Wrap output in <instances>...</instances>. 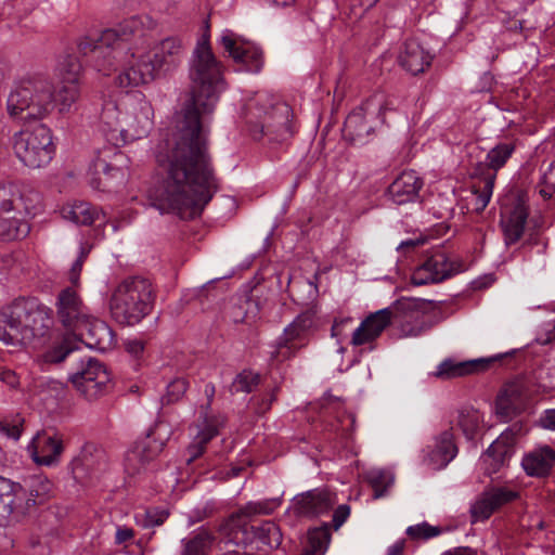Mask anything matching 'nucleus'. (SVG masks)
Returning <instances> with one entry per match:
<instances>
[{
  "instance_id": "f257e3e1",
  "label": "nucleus",
  "mask_w": 555,
  "mask_h": 555,
  "mask_svg": "<svg viewBox=\"0 0 555 555\" xmlns=\"http://www.w3.org/2000/svg\"><path fill=\"white\" fill-rule=\"evenodd\" d=\"M189 78V99L177 120L175 139L159 145L156 154L164 178L153 206L162 214L175 212L194 219L220 190L204 121L215 109L224 79L223 65L210 46L208 23L192 52Z\"/></svg>"
},
{
  "instance_id": "f03ea898",
  "label": "nucleus",
  "mask_w": 555,
  "mask_h": 555,
  "mask_svg": "<svg viewBox=\"0 0 555 555\" xmlns=\"http://www.w3.org/2000/svg\"><path fill=\"white\" fill-rule=\"evenodd\" d=\"M275 499L250 501L231 513L219 526L221 543L228 546H243L256 543L258 551H271L282 543L280 527L272 520L259 526L250 525L256 516L270 515L278 507Z\"/></svg>"
},
{
  "instance_id": "7ed1b4c3",
  "label": "nucleus",
  "mask_w": 555,
  "mask_h": 555,
  "mask_svg": "<svg viewBox=\"0 0 555 555\" xmlns=\"http://www.w3.org/2000/svg\"><path fill=\"white\" fill-rule=\"evenodd\" d=\"M52 310L35 297H20L0 309V340L8 346L46 337L53 324Z\"/></svg>"
},
{
  "instance_id": "20e7f679",
  "label": "nucleus",
  "mask_w": 555,
  "mask_h": 555,
  "mask_svg": "<svg viewBox=\"0 0 555 555\" xmlns=\"http://www.w3.org/2000/svg\"><path fill=\"white\" fill-rule=\"evenodd\" d=\"M155 292L144 278L125 279L112 292L108 300L111 317L118 324L133 326L149 315L154 307Z\"/></svg>"
},
{
  "instance_id": "39448f33",
  "label": "nucleus",
  "mask_w": 555,
  "mask_h": 555,
  "mask_svg": "<svg viewBox=\"0 0 555 555\" xmlns=\"http://www.w3.org/2000/svg\"><path fill=\"white\" fill-rule=\"evenodd\" d=\"M53 106L52 83L42 77L23 79L7 101L9 115L23 121L42 119Z\"/></svg>"
},
{
  "instance_id": "423d86ee",
  "label": "nucleus",
  "mask_w": 555,
  "mask_h": 555,
  "mask_svg": "<svg viewBox=\"0 0 555 555\" xmlns=\"http://www.w3.org/2000/svg\"><path fill=\"white\" fill-rule=\"evenodd\" d=\"M12 146L17 159L30 169L48 166L55 154L52 132L43 124L31 130L16 132L12 139Z\"/></svg>"
},
{
  "instance_id": "0eeeda50",
  "label": "nucleus",
  "mask_w": 555,
  "mask_h": 555,
  "mask_svg": "<svg viewBox=\"0 0 555 555\" xmlns=\"http://www.w3.org/2000/svg\"><path fill=\"white\" fill-rule=\"evenodd\" d=\"M151 106L144 103L140 106V118L137 125H131L129 129H122L119 122V112L117 106L109 102L103 106L100 115V131L105 140L114 146H119L128 141L138 140L146 137L152 129L153 121L150 117Z\"/></svg>"
},
{
  "instance_id": "6e6552de",
  "label": "nucleus",
  "mask_w": 555,
  "mask_h": 555,
  "mask_svg": "<svg viewBox=\"0 0 555 555\" xmlns=\"http://www.w3.org/2000/svg\"><path fill=\"white\" fill-rule=\"evenodd\" d=\"M433 301L402 297L392 304L393 322L404 337H416L434 327L439 320L429 314Z\"/></svg>"
},
{
  "instance_id": "1a4fd4ad",
  "label": "nucleus",
  "mask_w": 555,
  "mask_h": 555,
  "mask_svg": "<svg viewBox=\"0 0 555 555\" xmlns=\"http://www.w3.org/2000/svg\"><path fill=\"white\" fill-rule=\"evenodd\" d=\"M80 367L69 375L74 388L88 401H93L107 392L111 382L105 365L94 358L79 359Z\"/></svg>"
},
{
  "instance_id": "9d476101",
  "label": "nucleus",
  "mask_w": 555,
  "mask_h": 555,
  "mask_svg": "<svg viewBox=\"0 0 555 555\" xmlns=\"http://www.w3.org/2000/svg\"><path fill=\"white\" fill-rule=\"evenodd\" d=\"M315 311L306 310L287 326L279 337L271 359L284 361L296 356L307 345L310 332L315 327Z\"/></svg>"
},
{
  "instance_id": "9b49d317",
  "label": "nucleus",
  "mask_w": 555,
  "mask_h": 555,
  "mask_svg": "<svg viewBox=\"0 0 555 555\" xmlns=\"http://www.w3.org/2000/svg\"><path fill=\"white\" fill-rule=\"evenodd\" d=\"M465 270V263L461 258L451 259L441 247H438L415 269L411 280L416 286L436 284Z\"/></svg>"
},
{
  "instance_id": "f8f14e48",
  "label": "nucleus",
  "mask_w": 555,
  "mask_h": 555,
  "mask_svg": "<svg viewBox=\"0 0 555 555\" xmlns=\"http://www.w3.org/2000/svg\"><path fill=\"white\" fill-rule=\"evenodd\" d=\"M77 51L82 63L106 76L113 70L117 55L121 53L114 42L103 40V31L100 36L80 38Z\"/></svg>"
},
{
  "instance_id": "ddd939ff",
  "label": "nucleus",
  "mask_w": 555,
  "mask_h": 555,
  "mask_svg": "<svg viewBox=\"0 0 555 555\" xmlns=\"http://www.w3.org/2000/svg\"><path fill=\"white\" fill-rule=\"evenodd\" d=\"M219 43L236 64L242 65L244 70L257 74L262 69L263 51L257 44L242 39L229 29L222 33Z\"/></svg>"
},
{
  "instance_id": "4468645a",
  "label": "nucleus",
  "mask_w": 555,
  "mask_h": 555,
  "mask_svg": "<svg viewBox=\"0 0 555 555\" xmlns=\"http://www.w3.org/2000/svg\"><path fill=\"white\" fill-rule=\"evenodd\" d=\"M160 430L162 425H156L126 453L125 465L129 474L140 473L147 463L156 459L163 451L168 438L163 437Z\"/></svg>"
},
{
  "instance_id": "2eb2a0df",
  "label": "nucleus",
  "mask_w": 555,
  "mask_h": 555,
  "mask_svg": "<svg viewBox=\"0 0 555 555\" xmlns=\"http://www.w3.org/2000/svg\"><path fill=\"white\" fill-rule=\"evenodd\" d=\"M144 56L150 60V66H153V72L158 78L180 65L183 57L182 41L175 37L166 38Z\"/></svg>"
},
{
  "instance_id": "dca6fc26",
  "label": "nucleus",
  "mask_w": 555,
  "mask_h": 555,
  "mask_svg": "<svg viewBox=\"0 0 555 555\" xmlns=\"http://www.w3.org/2000/svg\"><path fill=\"white\" fill-rule=\"evenodd\" d=\"M55 306L59 321L72 333L90 314L79 295L70 287H66L60 292Z\"/></svg>"
},
{
  "instance_id": "f3484780",
  "label": "nucleus",
  "mask_w": 555,
  "mask_h": 555,
  "mask_svg": "<svg viewBox=\"0 0 555 555\" xmlns=\"http://www.w3.org/2000/svg\"><path fill=\"white\" fill-rule=\"evenodd\" d=\"M40 202L38 192L24 193L14 182L0 183V215L33 214Z\"/></svg>"
},
{
  "instance_id": "a211bd4d",
  "label": "nucleus",
  "mask_w": 555,
  "mask_h": 555,
  "mask_svg": "<svg viewBox=\"0 0 555 555\" xmlns=\"http://www.w3.org/2000/svg\"><path fill=\"white\" fill-rule=\"evenodd\" d=\"M90 349L105 351L113 347L115 333L102 320L91 317L87 319L73 332Z\"/></svg>"
},
{
  "instance_id": "6ab92c4d",
  "label": "nucleus",
  "mask_w": 555,
  "mask_h": 555,
  "mask_svg": "<svg viewBox=\"0 0 555 555\" xmlns=\"http://www.w3.org/2000/svg\"><path fill=\"white\" fill-rule=\"evenodd\" d=\"M336 502V494L330 489L317 488L295 496L294 512L299 516L314 517L327 513Z\"/></svg>"
},
{
  "instance_id": "aec40b11",
  "label": "nucleus",
  "mask_w": 555,
  "mask_h": 555,
  "mask_svg": "<svg viewBox=\"0 0 555 555\" xmlns=\"http://www.w3.org/2000/svg\"><path fill=\"white\" fill-rule=\"evenodd\" d=\"M156 79L153 72V66H150V60L145 59L144 54L135 57L131 54V60L124 64L119 74L115 78V83L120 89L129 91L147 85Z\"/></svg>"
},
{
  "instance_id": "412c9836",
  "label": "nucleus",
  "mask_w": 555,
  "mask_h": 555,
  "mask_svg": "<svg viewBox=\"0 0 555 555\" xmlns=\"http://www.w3.org/2000/svg\"><path fill=\"white\" fill-rule=\"evenodd\" d=\"M526 405V396L520 383L511 382L503 386L495 399V413L504 422L519 415Z\"/></svg>"
},
{
  "instance_id": "4be33fe9",
  "label": "nucleus",
  "mask_w": 555,
  "mask_h": 555,
  "mask_svg": "<svg viewBox=\"0 0 555 555\" xmlns=\"http://www.w3.org/2000/svg\"><path fill=\"white\" fill-rule=\"evenodd\" d=\"M393 321L392 307L380 309L366 317L352 333L351 344L361 346L376 339Z\"/></svg>"
},
{
  "instance_id": "5701e85b",
  "label": "nucleus",
  "mask_w": 555,
  "mask_h": 555,
  "mask_svg": "<svg viewBox=\"0 0 555 555\" xmlns=\"http://www.w3.org/2000/svg\"><path fill=\"white\" fill-rule=\"evenodd\" d=\"M496 357L480 358L460 362L453 359H446L437 366V371L433 375L443 380L463 377L486 371L490 363L496 361Z\"/></svg>"
},
{
  "instance_id": "b1692460",
  "label": "nucleus",
  "mask_w": 555,
  "mask_h": 555,
  "mask_svg": "<svg viewBox=\"0 0 555 555\" xmlns=\"http://www.w3.org/2000/svg\"><path fill=\"white\" fill-rule=\"evenodd\" d=\"M423 180L413 170L403 171L387 189V194L397 205L415 202L418 198Z\"/></svg>"
},
{
  "instance_id": "393cba45",
  "label": "nucleus",
  "mask_w": 555,
  "mask_h": 555,
  "mask_svg": "<svg viewBox=\"0 0 555 555\" xmlns=\"http://www.w3.org/2000/svg\"><path fill=\"white\" fill-rule=\"evenodd\" d=\"M291 107L285 103L272 106L271 112L266 113L259 131L262 135H274V139L283 141L292 135L289 125Z\"/></svg>"
},
{
  "instance_id": "a878e982",
  "label": "nucleus",
  "mask_w": 555,
  "mask_h": 555,
  "mask_svg": "<svg viewBox=\"0 0 555 555\" xmlns=\"http://www.w3.org/2000/svg\"><path fill=\"white\" fill-rule=\"evenodd\" d=\"M555 465V450L550 446H543L527 453L521 461V466L530 477H547Z\"/></svg>"
},
{
  "instance_id": "bb28decb",
  "label": "nucleus",
  "mask_w": 555,
  "mask_h": 555,
  "mask_svg": "<svg viewBox=\"0 0 555 555\" xmlns=\"http://www.w3.org/2000/svg\"><path fill=\"white\" fill-rule=\"evenodd\" d=\"M433 56L414 39L406 40L399 54L400 65L410 74H422L431 64Z\"/></svg>"
},
{
  "instance_id": "cd10ccee",
  "label": "nucleus",
  "mask_w": 555,
  "mask_h": 555,
  "mask_svg": "<svg viewBox=\"0 0 555 555\" xmlns=\"http://www.w3.org/2000/svg\"><path fill=\"white\" fill-rule=\"evenodd\" d=\"M31 455L39 465L54 464L63 452V443L56 435L48 433L38 434L31 442Z\"/></svg>"
},
{
  "instance_id": "c85d7f7f",
  "label": "nucleus",
  "mask_w": 555,
  "mask_h": 555,
  "mask_svg": "<svg viewBox=\"0 0 555 555\" xmlns=\"http://www.w3.org/2000/svg\"><path fill=\"white\" fill-rule=\"evenodd\" d=\"M72 77L62 82V86L53 92V103L59 106L60 113L69 112L80 98V89L78 85L77 75L80 70L81 64L73 62L69 59Z\"/></svg>"
},
{
  "instance_id": "c756f323",
  "label": "nucleus",
  "mask_w": 555,
  "mask_h": 555,
  "mask_svg": "<svg viewBox=\"0 0 555 555\" xmlns=\"http://www.w3.org/2000/svg\"><path fill=\"white\" fill-rule=\"evenodd\" d=\"M143 23L140 17L131 16L124 20L121 23L113 28L103 30V40L105 42H114L115 46L122 53L129 50L126 43L135 36L143 35Z\"/></svg>"
},
{
  "instance_id": "7c9ffc66",
  "label": "nucleus",
  "mask_w": 555,
  "mask_h": 555,
  "mask_svg": "<svg viewBox=\"0 0 555 555\" xmlns=\"http://www.w3.org/2000/svg\"><path fill=\"white\" fill-rule=\"evenodd\" d=\"M528 216V209L521 203H517L509 210L507 216H502L500 225L503 231L504 242L506 246H511L521 238Z\"/></svg>"
},
{
  "instance_id": "2f4dec72",
  "label": "nucleus",
  "mask_w": 555,
  "mask_h": 555,
  "mask_svg": "<svg viewBox=\"0 0 555 555\" xmlns=\"http://www.w3.org/2000/svg\"><path fill=\"white\" fill-rule=\"evenodd\" d=\"M62 216L78 225H92L104 214L88 202H74L62 207Z\"/></svg>"
},
{
  "instance_id": "473e14b6",
  "label": "nucleus",
  "mask_w": 555,
  "mask_h": 555,
  "mask_svg": "<svg viewBox=\"0 0 555 555\" xmlns=\"http://www.w3.org/2000/svg\"><path fill=\"white\" fill-rule=\"evenodd\" d=\"M25 215H0V240L10 242L26 237L30 231V225L24 219Z\"/></svg>"
},
{
  "instance_id": "72a5a7b5",
  "label": "nucleus",
  "mask_w": 555,
  "mask_h": 555,
  "mask_svg": "<svg viewBox=\"0 0 555 555\" xmlns=\"http://www.w3.org/2000/svg\"><path fill=\"white\" fill-rule=\"evenodd\" d=\"M513 450L505 446L500 440H494L485 454L482 455V464L485 465V474L491 476L499 472L501 466H503L512 456Z\"/></svg>"
},
{
  "instance_id": "f704fd0d",
  "label": "nucleus",
  "mask_w": 555,
  "mask_h": 555,
  "mask_svg": "<svg viewBox=\"0 0 555 555\" xmlns=\"http://www.w3.org/2000/svg\"><path fill=\"white\" fill-rule=\"evenodd\" d=\"M457 454V447L451 429L444 430L437 439L435 449L430 453L431 460L436 461L439 467L447 466Z\"/></svg>"
},
{
  "instance_id": "c9c22d12",
  "label": "nucleus",
  "mask_w": 555,
  "mask_h": 555,
  "mask_svg": "<svg viewBox=\"0 0 555 555\" xmlns=\"http://www.w3.org/2000/svg\"><path fill=\"white\" fill-rule=\"evenodd\" d=\"M215 537L207 530H198L192 537L181 541V555H208L211 551Z\"/></svg>"
},
{
  "instance_id": "e433bc0d",
  "label": "nucleus",
  "mask_w": 555,
  "mask_h": 555,
  "mask_svg": "<svg viewBox=\"0 0 555 555\" xmlns=\"http://www.w3.org/2000/svg\"><path fill=\"white\" fill-rule=\"evenodd\" d=\"M344 131L350 140H361L373 131V127L365 120L364 109L358 107L346 118Z\"/></svg>"
},
{
  "instance_id": "4c0bfd02",
  "label": "nucleus",
  "mask_w": 555,
  "mask_h": 555,
  "mask_svg": "<svg viewBox=\"0 0 555 555\" xmlns=\"http://www.w3.org/2000/svg\"><path fill=\"white\" fill-rule=\"evenodd\" d=\"M331 533L327 527L313 528L307 533V542L299 555H323L327 548Z\"/></svg>"
},
{
  "instance_id": "58836bf2",
  "label": "nucleus",
  "mask_w": 555,
  "mask_h": 555,
  "mask_svg": "<svg viewBox=\"0 0 555 555\" xmlns=\"http://www.w3.org/2000/svg\"><path fill=\"white\" fill-rule=\"evenodd\" d=\"M515 151V145L512 143H499L494 147H492L486 157L485 163H480L478 165V170H482V168H487L488 170H492V173L496 176V171L501 169L508 158L512 156Z\"/></svg>"
},
{
  "instance_id": "ea45409f",
  "label": "nucleus",
  "mask_w": 555,
  "mask_h": 555,
  "mask_svg": "<svg viewBox=\"0 0 555 555\" xmlns=\"http://www.w3.org/2000/svg\"><path fill=\"white\" fill-rule=\"evenodd\" d=\"M481 416L477 410L462 409L459 411L457 426L468 440H473L479 429Z\"/></svg>"
},
{
  "instance_id": "a19ab883",
  "label": "nucleus",
  "mask_w": 555,
  "mask_h": 555,
  "mask_svg": "<svg viewBox=\"0 0 555 555\" xmlns=\"http://www.w3.org/2000/svg\"><path fill=\"white\" fill-rule=\"evenodd\" d=\"M14 486L18 487L20 490L14 489L15 495L13 500L12 506V515L15 516L16 519L23 517L30 513V508L36 505V499L33 493H27V491L20 485L14 482Z\"/></svg>"
},
{
  "instance_id": "79ce46f5",
  "label": "nucleus",
  "mask_w": 555,
  "mask_h": 555,
  "mask_svg": "<svg viewBox=\"0 0 555 555\" xmlns=\"http://www.w3.org/2000/svg\"><path fill=\"white\" fill-rule=\"evenodd\" d=\"M257 304L254 302L251 299L249 298H241L238 299L237 302L233 304L230 308H229V318L230 320L235 323V324H238V323H244V322H248L250 317L249 314L253 313V318L256 317L257 314Z\"/></svg>"
},
{
  "instance_id": "37998d69",
  "label": "nucleus",
  "mask_w": 555,
  "mask_h": 555,
  "mask_svg": "<svg viewBox=\"0 0 555 555\" xmlns=\"http://www.w3.org/2000/svg\"><path fill=\"white\" fill-rule=\"evenodd\" d=\"M260 375L251 370H243L238 373L231 384L230 391L232 393L246 392L250 393L260 384Z\"/></svg>"
},
{
  "instance_id": "c03bdc74",
  "label": "nucleus",
  "mask_w": 555,
  "mask_h": 555,
  "mask_svg": "<svg viewBox=\"0 0 555 555\" xmlns=\"http://www.w3.org/2000/svg\"><path fill=\"white\" fill-rule=\"evenodd\" d=\"M14 482L0 476V517L8 518L12 515V506L14 500ZM17 490L20 488L17 487Z\"/></svg>"
},
{
  "instance_id": "a18cd8bd",
  "label": "nucleus",
  "mask_w": 555,
  "mask_h": 555,
  "mask_svg": "<svg viewBox=\"0 0 555 555\" xmlns=\"http://www.w3.org/2000/svg\"><path fill=\"white\" fill-rule=\"evenodd\" d=\"M495 508L485 491L481 496L470 506L472 524L483 521L491 517Z\"/></svg>"
},
{
  "instance_id": "49530a36",
  "label": "nucleus",
  "mask_w": 555,
  "mask_h": 555,
  "mask_svg": "<svg viewBox=\"0 0 555 555\" xmlns=\"http://www.w3.org/2000/svg\"><path fill=\"white\" fill-rule=\"evenodd\" d=\"M486 492L489 495L495 511L505 504L518 500L520 496L519 491L509 489L507 487H493Z\"/></svg>"
},
{
  "instance_id": "de8ad7c7",
  "label": "nucleus",
  "mask_w": 555,
  "mask_h": 555,
  "mask_svg": "<svg viewBox=\"0 0 555 555\" xmlns=\"http://www.w3.org/2000/svg\"><path fill=\"white\" fill-rule=\"evenodd\" d=\"M367 480L374 491V499L384 496L388 488L392 485L391 476L385 470L371 472L367 476Z\"/></svg>"
},
{
  "instance_id": "09e8293b",
  "label": "nucleus",
  "mask_w": 555,
  "mask_h": 555,
  "mask_svg": "<svg viewBox=\"0 0 555 555\" xmlns=\"http://www.w3.org/2000/svg\"><path fill=\"white\" fill-rule=\"evenodd\" d=\"M189 382L184 377H178L167 385L166 395L162 398L164 404H171L179 401L185 393Z\"/></svg>"
},
{
  "instance_id": "8fccbe9b",
  "label": "nucleus",
  "mask_w": 555,
  "mask_h": 555,
  "mask_svg": "<svg viewBox=\"0 0 555 555\" xmlns=\"http://www.w3.org/2000/svg\"><path fill=\"white\" fill-rule=\"evenodd\" d=\"M495 181V175H487L486 178H483V186L480 191H476V203H475V210L476 211H482L487 205L490 202L493 186Z\"/></svg>"
},
{
  "instance_id": "3c124183",
  "label": "nucleus",
  "mask_w": 555,
  "mask_h": 555,
  "mask_svg": "<svg viewBox=\"0 0 555 555\" xmlns=\"http://www.w3.org/2000/svg\"><path fill=\"white\" fill-rule=\"evenodd\" d=\"M441 528L431 526L428 522L424 521L422 524L410 526L406 529V534L412 540H428L430 538L437 537L441 533Z\"/></svg>"
},
{
  "instance_id": "603ef678",
  "label": "nucleus",
  "mask_w": 555,
  "mask_h": 555,
  "mask_svg": "<svg viewBox=\"0 0 555 555\" xmlns=\"http://www.w3.org/2000/svg\"><path fill=\"white\" fill-rule=\"evenodd\" d=\"M75 348L72 347L68 339H64L61 344L53 346L44 353V359L50 363H60L65 360L66 357L73 354Z\"/></svg>"
},
{
  "instance_id": "864d4df0",
  "label": "nucleus",
  "mask_w": 555,
  "mask_h": 555,
  "mask_svg": "<svg viewBox=\"0 0 555 555\" xmlns=\"http://www.w3.org/2000/svg\"><path fill=\"white\" fill-rule=\"evenodd\" d=\"M539 193L544 199H550L555 194V160L552 162L547 170L540 180Z\"/></svg>"
},
{
  "instance_id": "5fc2aeb1",
  "label": "nucleus",
  "mask_w": 555,
  "mask_h": 555,
  "mask_svg": "<svg viewBox=\"0 0 555 555\" xmlns=\"http://www.w3.org/2000/svg\"><path fill=\"white\" fill-rule=\"evenodd\" d=\"M168 516L169 513L166 509L152 508L145 511V513L142 515V518L138 519V524H140L143 528H152L163 525Z\"/></svg>"
},
{
  "instance_id": "6e6d98bb",
  "label": "nucleus",
  "mask_w": 555,
  "mask_h": 555,
  "mask_svg": "<svg viewBox=\"0 0 555 555\" xmlns=\"http://www.w3.org/2000/svg\"><path fill=\"white\" fill-rule=\"evenodd\" d=\"M278 391L279 387L275 386L269 393L256 399L255 410L258 414H264L271 409L272 403L276 400ZM253 400H255V398H253Z\"/></svg>"
},
{
  "instance_id": "4d7b16f0",
  "label": "nucleus",
  "mask_w": 555,
  "mask_h": 555,
  "mask_svg": "<svg viewBox=\"0 0 555 555\" xmlns=\"http://www.w3.org/2000/svg\"><path fill=\"white\" fill-rule=\"evenodd\" d=\"M350 515V506L347 504L338 505L334 511L332 526L334 530H338Z\"/></svg>"
},
{
  "instance_id": "13d9d810",
  "label": "nucleus",
  "mask_w": 555,
  "mask_h": 555,
  "mask_svg": "<svg viewBox=\"0 0 555 555\" xmlns=\"http://www.w3.org/2000/svg\"><path fill=\"white\" fill-rule=\"evenodd\" d=\"M521 430V426L518 424H514L512 427L504 430L498 440L503 442L505 446L509 447L512 450L514 448L516 441V435Z\"/></svg>"
},
{
  "instance_id": "bf43d9fd",
  "label": "nucleus",
  "mask_w": 555,
  "mask_h": 555,
  "mask_svg": "<svg viewBox=\"0 0 555 555\" xmlns=\"http://www.w3.org/2000/svg\"><path fill=\"white\" fill-rule=\"evenodd\" d=\"M538 423L543 429L555 431V409L545 410L541 414Z\"/></svg>"
},
{
  "instance_id": "052dcab7",
  "label": "nucleus",
  "mask_w": 555,
  "mask_h": 555,
  "mask_svg": "<svg viewBox=\"0 0 555 555\" xmlns=\"http://www.w3.org/2000/svg\"><path fill=\"white\" fill-rule=\"evenodd\" d=\"M218 435L217 427L212 425L205 426L204 429H202L195 437L194 440H196L202 446L206 447V444Z\"/></svg>"
},
{
  "instance_id": "680f3d73",
  "label": "nucleus",
  "mask_w": 555,
  "mask_h": 555,
  "mask_svg": "<svg viewBox=\"0 0 555 555\" xmlns=\"http://www.w3.org/2000/svg\"><path fill=\"white\" fill-rule=\"evenodd\" d=\"M85 261V254L81 253L80 256L76 259V261L73 263L70 271H69V281L73 284H77L79 281L80 272L82 269V264Z\"/></svg>"
},
{
  "instance_id": "e2e57ef3",
  "label": "nucleus",
  "mask_w": 555,
  "mask_h": 555,
  "mask_svg": "<svg viewBox=\"0 0 555 555\" xmlns=\"http://www.w3.org/2000/svg\"><path fill=\"white\" fill-rule=\"evenodd\" d=\"M134 537V531L128 527H118L115 534V543L122 544Z\"/></svg>"
},
{
  "instance_id": "0e129e2a",
  "label": "nucleus",
  "mask_w": 555,
  "mask_h": 555,
  "mask_svg": "<svg viewBox=\"0 0 555 555\" xmlns=\"http://www.w3.org/2000/svg\"><path fill=\"white\" fill-rule=\"evenodd\" d=\"M126 350L135 358H139L144 351V343L142 340L132 339L126 343Z\"/></svg>"
},
{
  "instance_id": "69168bd1",
  "label": "nucleus",
  "mask_w": 555,
  "mask_h": 555,
  "mask_svg": "<svg viewBox=\"0 0 555 555\" xmlns=\"http://www.w3.org/2000/svg\"><path fill=\"white\" fill-rule=\"evenodd\" d=\"M205 451V447L198 443L196 440H194L193 443H191L188 448V455L186 459L188 464L194 462L197 457H199Z\"/></svg>"
},
{
  "instance_id": "338daca9",
  "label": "nucleus",
  "mask_w": 555,
  "mask_h": 555,
  "mask_svg": "<svg viewBox=\"0 0 555 555\" xmlns=\"http://www.w3.org/2000/svg\"><path fill=\"white\" fill-rule=\"evenodd\" d=\"M2 430L5 435L14 440L21 437L22 430L18 424L10 425L8 423L2 424Z\"/></svg>"
},
{
  "instance_id": "774afa93",
  "label": "nucleus",
  "mask_w": 555,
  "mask_h": 555,
  "mask_svg": "<svg viewBox=\"0 0 555 555\" xmlns=\"http://www.w3.org/2000/svg\"><path fill=\"white\" fill-rule=\"evenodd\" d=\"M441 555H477V551L469 546H459L452 550L446 551Z\"/></svg>"
}]
</instances>
